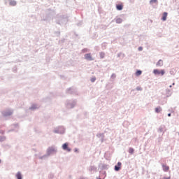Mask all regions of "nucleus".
I'll return each instance as SVG.
<instances>
[{
    "instance_id": "nucleus-22",
    "label": "nucleus",
    "mask_w": 179,
    "mask_h": 179,
    "mask_svg": "<svg viewBox=\"0 0 179 179\" xmlns=\"http://www.w3.org/2000/svg\"><path fill=\"white\" fill-rule=\"evenodd\" d=\"M163 179H170V177H169V178H164Z\"/></svg>"
},
{
    "instance_id": "nucleus-24",
    "label": "nucleus",
    "mask_w": 179,
    "mask_h": 179,
    "mask_svg": "<svg viewBox=\"0 0 179 179\" xmlns=\"http://www.w3.org/2000/svg\"><path fill=\"white\" fill-rule=\"evenodd\" d=\"M0 163H1V160H0Z\"/></svg>"
},
{
    "instance_id": "nucleus-18",
    "label": "nucleus",
    "mask_w": 179,
    "mask_h": 179,
    "mask_svg": "<svg viewBox=\"0 0 179 179\" xmlns=\"http://www.w3.org/2000/svg\"><path fill=\"white\" fill-rule=\"evenodd\" d=\"M96 81V78H91V82H95Z\"/></svg>"
},
{
    "instance_id": "nucleus-1",
    "label": "nucleus",
    "mask_w": 179,
    "mask_h": 179,
    "mask_svg": "<svg viewBox=\"0 0 179 179\" xmlns=\"http://www.w3.org/2000/svg\"><path fill=\"white\" fill-rule=\"evenodd\" d=\"M153 73L155 75H161L162 76H163V75H164V73H166V72L164 71V70L159 71V69H155L153 71Z\"/></svg>"
},
{
    "instance_id": "nucleus-10",
    "label": "nucleus",
    "mask_w": 179,
    "mask_h": 179,
    "mask_svg": "<svg viewBox=\"0 0 179 179\" xmlns=\"http://www.w3.org/2000/svg\"><path fill=\"white\" fill-rule=\"evenodd\" d=\"M16 178L17 179H22V173H20V172H17V173L16 174Z\"/></svg>"
},
{
    "instance_id": "nucleus-16",
    "label": "nucleus",
    "mask_w": 179,
    "mask_h": 179,
    "mask_svg": "<svg viewBox=\"0 0 179 179\" xmlns=\"http://www.w3.org/2000/svg\"><path fill=\"white\" fill-rule=\"evenodd\" d=\"M120 169H121L120 166H115V171H119Z\"/></svg>"
},
{
    "instance_id": "nucleus-13",
    "label": "nucleus",
    "mask_w": 179,
    "mask_h": 179,
    "mask_svg": "<svg viewBox=\"0 0 179 179\" xmlns=\"http://www.w3.org/2000/svg\"><path fill=\"white\" fill-rule=\"evenodd\" d=\"M10 5H11V6H15L16 2L15 1H10Z\"/></svg>"
},
{
    "instance_id": "nucleus-17",
    "label": "nucleus",
    "mask_w": 179,
    "mask_h": 179,
    "mask_svg": "<svg viewBox=\"0 0 179 179\" xmlns=\"http://www.w3.org/2000/svg\"><path fill=\"white\" fill-rule=\"evenodd\" d=\"M104 55H105V54L103 52L100 53L101 58H104Z\"/></svg>"
},
{
    "instance_id": "nucleus-23",
    "label": "nucleus",
    "mask_w": 179,
    "mask_h": 179,
    "mask_svg": "<svg viewBox=\"0 0 179 179\" xmlns=\"http://www.w3.org/2000/svg\"><path fill=\"white\" fill-rule=\"evenodd\" d=\"M8 115H12V112H10V113L8 114Z\"/></svg>"
},
{
    "instance_id": "nucleus-21",
    "label": "nucleus",
    "mask_w": 179,
    "mask_h": 179,
    "mask_svg": "<svg viewBox=\"0 0 179 179\" xmlns=\"http://www.w3.org/2000/svg\"><path fill=\"white\" fill-rule=\"evenodd\" d=\"M168 117H171V113H169Z\"/></svg>"
},
{
    "instance_id": "nucleus-5",
    "label": "nucleus",
    "mask_w": 179,
    "mask_h": 179,
    "mask_svg": "<svg viewBox=\"0 0 179 179\" xmlns=\"http://www.w3.org/2000/svg\"><path fill=\"white\" fill-rule=\"evenodd\" d=\"M162 20H163V22H166V20H167V13L165 12L163 13Z\"/></svg>"
},
{
    "instance_id": "nucleus-9",
    "label": "nucleus",
    "mask_w": 179,
    "mask_h": 179,
    "mask_svg": "<svg viewBox=\"0 0 179 179\" xmlns=\"http://www.w3.org/2000/svg\"><path fill=\"white\" fill-rule=\"evenodd\" d=\"M141 75H142V71L138 70V71L136 72V76H141Z\"/></svg>"
},
{
    "instance_id": "nucleus-15",
    "label": "nucleus",
    "mask_w": 179,
    "mask_h": 179,
    "mask_svg": "<svg viewBox=\"0 0 179 179\" xmlns=\"http://www.w3.org/2000/svg\"><path fill=\"white\" fill-rule=\"evenodd\" d=\"M150 3H151V5H153V3H157V0H151Z\"/></svg>"
},
{
    "instance_id": "nucleus-8",
    "label": "nucleus",
    "mask_w": 179,
    "mask_h": 179,
    "mask_svg": "<svg viewBox=\"0 0 179 179\" xmlns=\"http://www.w3.org/2000/svg\"><path fill=\"white\" fill-rule=\"evenodd\" d=\"M157 66H163V60L159 59L157 63Z\"/></svg>"
},
{
    "instance_id": "nucleus-2",
    "label": "nucleus",
    "mask_w": 179,
    "mask_h": 179,
    "mask_svg": "<svg viewBox=\"0 0 179 179\" xmlns=\"http://www.w3.org/2000/svg\"><path fill=\"white\" fill-rule=\"evenodd\" d=\"M85 58L87 59V61H94V59L90 53L85 54Z\"/></svg>"
},
{
    "instance_id": "nucleus-7",
    "label": "nucleus",
    "mask_w": 179,
    "mask_h": 179,
    "mask_svg": "<svg viewBox=\"0 0 179 179\" xmlns=\"http://www.w3.org/2000/svg\"><path fill=\"white\" fill-rule=\"evenodd\" d=\"M116 8L117 10H122V8H124V6L122 4H117L116 6Z\"/></svg>"
},
{
    "instance_id": "nucleus-3",
    "label": "nucleus",
    "mask_w": 179,
    "mask_h": 179,
    "mask_svg": "<svg viewBox=\"0 0 179 179\" xmlns=\"http://www.w3.org/2000/svg\"><path fill=\"white\" fill-rule=\"evenodd\" d=\"M68 143H66L62 145V149L63 150H66V152H71V148L68 146Z\"/></svg>"
},
{
    "instance_id": "nucleus-14",
    "label": "nucleus",
    "mask_w": 179,
    "mask_h": 179,
    "mask_svg": "<svg viewBox=\"0 0 179 179\" xmlns=\"http://www.w3.org/2000/svg\"><path fill=\"white\" fill-rule=\"evenodd\" d=\"M116 23H118V24L122 23V19L121 18L116 19Z\"/></svg>"
},
{
    "instance_id": "nucleus-6",
    "label": "nucleus",
    "mask_w": 179,
    "mask_h": 179,
    "mask_svg": "<svg viewBox=\"0 0 179 179\" xmlns=\"http://www.w3.org/2000/svg\"><path fill=\"white\" fill-rule=\"evenodd\" d=\"M162 168H163L164 171H169V170H170V167H169V166H167V165L163 164Z\"/></svg>"
},
{
    "instance_id": "nucleus-4",
    "label": "nucleus",
    "mask_w": 179,
    "mask_h": 179,
    "mask_svg": "<svg viewBox=\"0 0 179 179\" xmlns=\"http://www.w3.org/2000/svg\"><path fill=\"white\" fill-rule=\"evenodd\" d=\"M55 152H57V149H55V148H54V147H50L48 149V153L49 155H52V153H55Z\"/></svg>"
},
{
    "instance_id": "nucleus-19",
    "label": "nucleus",
    "mask_w": 179,
    "mask_h": 179,
    "mask_svg": "<svg viewBox=\"0 0 179 179\" xmlns=\"http://www.w3.org/2000/svg\"><path fill=\"white\" fill-rule=\"evenodd\" d=\"M143 50V48L142 47L138 48V51H142Z\"/></svg>"
},
{
    "instance_id": "nucleus-11",
    "label": "nucleus",
    "mask_w": 179,
    "mask_h": 179,
    "mask_svg": "<svg viewBox=\"0 0 179 179\" xmlns=\"http://www.w3.org/2000/svg\"><path fill=\"white\" fill-rule=\"evenodd\" d=\"M134 152H135L134 148H129V153H130V155H134Z\"/></svg>"
},
{
    "instance_id": "nucleus-20",
    "label": "nucleus",
    "mask_w": 179,
    "mask_h": 179,
    "mask_svg": "<svg viewBox=\"0 0 179 179\" xmlns=\"http://www.w3.org/2000/svg\"><path fill=\"white\" fill-rule=\"evenodd\" d=\"M117 166H118L119 167H121V162H118V163H117Z\"/></svg>"
},
{
    "instance_id": "nucleus-12",
    "label": "nucleus",
    "mask_w": 179,
    "mask_h": 179,
    "mask_svg": "<svg viewBox=\"0 0 179 179\" xmlns=\"http://www.w3.org/2000/svg\"><path fill=\"white\" fill-rule=\"evenodd\" d=\"M155 112L156 113H161L162 112V108L161 107L155 108Z\"/></svg>"
}]
</instances>
